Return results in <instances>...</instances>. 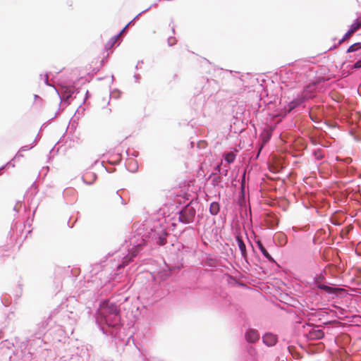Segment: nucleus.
Returning a JSON list of instances; mask_svg holds the SVG:
<instances>
[{
	"instance_id": "680f3d73",
	"label": "nucleus",
	"mask_w": 361,
	"mask_h": 361,
	"mask_svg": "<svg viewBox=\"0 0 361 361\" xmlns=\"http://www.w3.org/2000/svg\"><path fill=\"white\" fill-rule=\"evenodd\" d=\"M1 338V336H0V338Z\"/></svg>"
},
{
	"instance_id": "0eeeda50",
	"label": "nucleus",
	"mask_w": 361,
	"mask_h": 361,
	"mask_svg": "<svg viewBox=\"0 0 361 361\" xmlns=\"http://www.w3.org/2000/svg\"><path fill=\"white\" fill-rule=\"evenodd\" d=\"M25 225L21 222H16L12 224L9 234L11 235V243L13 240H23L27 238V235L31 232L28 231L25 232Z\"/></svg>"
},
{
	"instance_id": "ddd939ff",
	"label": "nucleus",
	"mask_w": 361,
	"mask_h": 361,
	"mask_svg": "<svg viewBox=\"0 0 361 361\" xmlns=\"http://www.w3.org/2000/svg\"><path fill=\"white\" fill-rule=\"evenodd\" d=\"M260 335L257 330L250 328L245 334V338L248 343H254L259 339Z\"/></svg>"
},
{
	"instance_id": "c756f323",
	"label": "nucleus",
	"mask_w": 361,
	"mask_h": 361,
	"mask_svg": "<svg viewBox=\"0 0 361 361\" xmlns=\"http://www.w3.org/2000/svg\"><path fill=\"white\" fill-rule=\"evenodd\" d=\"M353 32H354L350 28H349L343 37L338 41V45L341 44L345 39L350 37Z\"/></svg>"
},
{
	"instance_id": "13d9d810",
	"label": "nucleus",
	"mask_w": 361,
	"mask_h": 361,
	"mask_svg": "<svg viewBox=\"0 0 361 361\" xmlns=\"http://www.w3.org/2000/svg\"><path fill=\"white\" fill-rule=\"evenodd\" d=\"M172 31H173V33L175 32V29H174L173 27H172Z\"/></svg>"
},
{
	"instance_id": "052dcab7",
	"label": "nucleus",
	"mask_w": 361,
	"mask_h": 361,
	"mask_svg": "<svg viewBox=\"0 0 361 361\" xmlns=\"http://www.w3.org/2000/svg\"><path fill=\"white\" fill-rule=\"evenodd\" d=\"M14 210L17 211L16 206L14 207Z\"/></svg>"
},
{
	"instance_id": "f257e3e1",
	"label": "nucleus",
	"mask_w": 361,
	"mask_h": 361,
	"mask_svg": "<svg viewBox=\"0 0 361 361\" xmlns=\"http://www.w3.org/2000/svg\"><path fill=\"white\" fill-rule=\"evenodd\" d=\"M145 224L135 225L136 228L133 231L120 249L115 252L111 257L113 259H109L110 268L114 271V275L118 274V271L127 266L134 258L137 256L147 241H152L154 244L161 246L166 244V238L169 235L167 231V226L165 225L164 219H159L153 221L152 226L149 228H145Z\"/></svg>"
},
{
	"instance_id": "c9c22d12",
	"label": "nucleus",
	"mask_w": 361,
	"mask_h": 361,
	"mask_svg": "<svg viewBox=\"0 0 361 361\" xmlns=\"http://www.w3.org/2000/svg\"><path fill=\"white\" fill-rule=\"evenodd\" d=\"M176 39L175 37H169L168 44L169 46H173V44H176Z\"/></svg>"
},
{
	"instance_id": "a19ab883",
	"label": "nucleus",
	"mask_w": 361,
	"mask_h": 361,
	"mask_svg": "<svg viewBox=\"0 0 361 361\" xmlns=\"http://www.w3.org/2000/svg\"><path fill=\"white\" fill-rule=\"evenodd\" d=\"M324 313H326V312L324 311L323 308H319L317 307V317L323 316Z\"/></svg>"
},
{
	"instance_id": "9b49d317",
	"label": "nucleus",
	"mask_w": 361,
	"mask_h": 361,
	"mask_svg": "<svg viewBox=\"0 0 361 361\" xmlns=\"http://www.w3.org/2000/svg\"><path fill=\"white\" fill-rule=\"evenodd\" d=\"M262 342L268 347H273L278 342V336L271 332H267L262 336Z\"/></svg>"
},
{
	"instance_id": "2f4dec72",
	"label": "nucleus",
	"mask_w": 361,
	"mask_h": 361,
	"mask_svg": "<svg viewBox=\"0 0 361 361\" xmlns=\"http://www.w3.org/2000/svg\"><path fill=\"white\" fill-rule=\"evenodd\" d=\"M215 170L217 171V172L219 173V174H221L224 176H227V173H228V169H225V170H222L221 166L219 165H217L216 167H215Z\"/></svg>"
},
{
	"instance_id": "bf43d9fd",
	"label": "nucleus",
	"mask_w": 361,
	"mask_h": 361,
	"mask_svg": "<svg viewBox=\"0 0 361 361\" xmlns=\"http://www.w3.org/2000/svg\"><path fill=\"white\" fill-rule=\"evenodd\" d=\"M135 69H138L137 65L135 66Z\"/></svg>"
},
{
	"instance_id": "f704fd0d",
	"label": "nucleus",
	"mask_w": 361,
	"mask_h": 361,
	"mask_svg": "<svg viewBox=\"0 0 361 361\" xmlns=\"http://www.w3.org/2000/svg\"><path fill=\"white\" fill-rule=\"evenodd\" d=\"M115 197L118 198L119 200H121V202L122 204L125 205L126 204V202L124 201V200L123 199V197H121V195L118 193V191H117L116 193H115Z\"/></svg>"
},
{
	"instance_id": "7c9ffc66",
	"label": "nucleus",
	"mask_w": 361,
	"mask_h": 361,
	"mask_svg": "<svg viewBox=\"0 0 361 361\" xmlns=\"http://www.w3.org/2000/svg\"><path fill=\"white\" fill-rule=\"evenodd\" d=\"M246 171H245L242 175L241 180H240V190H245V184H246Z\"/></svg>"
},
{
	"instance_id": "4c0bfd02",
	"label": "nucleus",
	"mask_w": 361,
	"mask_h": 361,
	"mask_svg": "<svg viewBox=\"0 0 361 361\" xmlns=\"http://www.w3.org/2000/svg\"><path fill=\"white\" fill-rule=\"evenodd\" d=\"M1 302L6 307L8 306L11 303L6 296L1 298Z\"/></svg>"
},
{
	"instance_id": "864d4df0",
	"label": "nucleus",
	"mask_w": 361,
	"mask_h": 361,
	"mask_svg": "<svg viewBox=\"0 0 361 361\" xmlns=\"http://www.w3.org/2000/svg\"><path fill=\"white\" fill-rule=\"evenodd\" d=\"M312 154L316 157V150L312 151Z\"/></svg>"
},
{
	"instance_id": "4468645a",
	"label": "nucleus",
	"mask_w": 361,
	"mask_h": 361,
	"mask_svg": "<svg viewBox=\"0 0 361 361\" xmlns=\"http://www.w3.org/2000/svg\"><path fill=\"white\" fill-rule=\"evenodd\" d=\"M303 327L307 339H316V326L314 324L307 323Z\"/></svg>"
},
{
	"instance_id": "393cba45",
	"label": "nucleus",
	"mask_w": 361,
	"mask_h": 361,
	"mask_svg": "<svg viewBox=\"0 0 361 361\" xmlns=\"http://www.w3.org/2000/svg\"><path fill=\"white\" fill-rule=\"evenodd\" d=\"M331 252V247H325L324 250H322V247L319 248V255L324 262L329 261V257L326 256V253Z\"/></svg>"
},
{
	"instance_id": "7ed1b4c3",
	"label": "nucleus",
	"mask_w": 361,
	"mask_h": 361,
	"mask_svg": "<svg viewBox=\"0 0 361 361\" xmlns=\"http://www.w3.org/2000/svg\"><path fill=\"white\" fill-rule=\"evenodd\" d=\"M330 264H327L322 269L319 268L320 272L317 274V305L319 303L323 305H327L343 290L326 280L328 275L327 267Z\"/></svg>"
},
{
	"instance_id": "aec40b11",
	"label": "nucleus",
	"mask_w": 361,
	"mask_h": 361,
	"mask_svg": "<svg viewBox=\"0 0 361 361\" xmlns=\"http://www.w3.org/2000/svg\"><path fill=\"white\" fill-rule=\"evenodd\" d=\"M157 6V3H154V4L151 5L150 6H149L148 8H147L146 9H145L144 11H142V12H140V13H138L135 18L132 20L130 23H128L122 30L121 31L118 33L120 34V35L126 31V30L127 29V27H128V25L130 24H131L135 19H137L140 16H141L142 13L147 12V11H149L152 7L153 6Z\"/></svg>"
},
{
	"instance_id": "bb28decb",
	"label": "nucleus",
	"mask_w": 361,
	"mask_h": 361,
	"mask_svg": "<svg viewBox=\"0 0 361 361\" xmlns=\"http://www.w3.org/2000/svg\"><path fill=\"white\" fill-rule=\"evenodd\" d=\"M361 27V18H356L350 25V28L355 32Z\"/></svg>"
},
{
	"instance_id": "72a5a7b5",
	"label": "nucleus",
	"mask_w": 361,
	"mask_h": 361,
	"mask_svg": "<svg viewBox=\"0 0 361 361\" xmlns=\"http://www.w3.org/2000/svg\"><path fill=\"white\" fill-rule=\"evenodd\" d=\"M361 68V59H358L352 66V69H360Z\"/></svg>"
},
{
	"instance_id": "2eb2a0df",
	"label": "nucleus",
	"mask_w": 361,
	"mask_h": 361,
	"mask_svg": "<svg viewBox=\"0 0 361 361\" xmlns=\"http://www.w3.org/2000/svg\"><path fill=\"white\" fill-rule=\"evenodd\" d=\"M314 197L313 195V192H312L311 195H307L302 200L303 205L307 208H314L316 202L314 200Z\"/></svg>"
},
{
	"instance_id": "6e6d98bb",
	"label": "nucleus",
	"mask_w": 361,
	"mask_h": 361,
	"mask_svg": "<svg viewBox=\"0 0 361 361\" xmlns=\"http://www.w3.org/2000/svg\"><path fill=\"white\" fill-rule=\"evenodd\" d=\"M320 81H321V78H317V84H318V83H319V82H320Z\"/></svg>"
},
{
	"instance_id": "6ab92c4d",
	"label": "nucleus",
	"mask_w": 361,
	"mask_h": 361,
	"mask_svg": "<svg viewBox=\"0 0 361 361\" xmlns=\"http://www.w3.org/2000/svg\"><path fill=\"white\" fill-rule=\"evenodd\" d=\"M97 178V175L94 173L86 174L82 176L83 182L87 185H91Z\"/></svg>"
},
{
	"instance_id": "79ce46f5",
	"label": "nucleus",
	"mask_w": 361,
	"mask_h": 361,
	"mask_svg": "<svg viewBox=\"0 0 361 361\" xmlns=\"http://www.w3.org/2000/svg\"><path fill=\"white\" fill-rule=\"evenodd\" d=\"M309 116L313 122H316V115L312 111H309Z\"/></svg>"
},
{
	"instance_id": "b1692460",
	"label": "nucleus",
	"mask_w": 361,
	"mask_h": 361,
	"mask_svg": "<svg viewBox=\"0 0 361 361\" xmlns=\"http://www.w3.org/2000/svg\"><path fill=\"white\" fill-rule=\"evenodd\" d=\"M331 322H324L322 324H317V340H320L324 337V332L322 329H319L322 325H329Z\"/></svg>"
},
{
	"instance_id": "e433bc0d",
	"label": "nucleus",
	"mask_w": 361,
	"mask_h": 361,
	"mask_svg": "<svg viewBox=\"0 0 361 361\" xmlns=\"http://www.w3.org/2000/svg\"><path fill=\"white\" fill-rule=\"evenodd\" d=\"M33 147V146H29V145H25L20 148V152H25L31 149Z\"/></svg>"
},
{
	"instance_id": "20e7f679",
	"label": "nucleus",
	"mask_w": 361,
	"mask_h": 361,
	"mask_svg": "<svg viewBox=\"0 0 361 361\" xmlns=\"http://www.w3.org/2000/svg\"><path fill=\"white\" fill-rule=\"evenodd\" d=\"M52 322L48 319V317L37 324L33 333L27 338V342L30 346L37 348L42 347L46 344L49 326H52Z\"/></svg>"
},
{
	"instance_id": "49530a36",
	"label": "nucleus",
	"mask_w": 361,
	"mask_h": 361,
	"mask_svg": "<svg viewBox=\"0 0 361 361\" xmlns=\"http://www.w3.org/2000/svg\"><path fill=\"white\" fill-rule=\"evenodd\" d=\"M317 352H318L319 350H320L322 348V343H317Z\"/></svg>"
},
{
	"instance_id": "603ef678",
	"label": "nucleus",
	"mask_w": 361,
	"mask_h": 361,
	"mask_svg": "<svg viewBox=\"0 0 361 361\" xmlns=\"http://www.w3.org/2000/svg\"><path fill=\"white\" fill-rule=\"evenodd\" d=\"M143 63V61H138V63H137V66H140V63Z\"/></svg>"
},
{
	"instance_id": "37998d69",
	"label": "nucleus",
	"mask_w": 361,
	"mask_h": 361,
	"mask_svg": "<svg viewBox=\"0 0 361 361\" xmlns=\"http://www.w3.org/2000/svg\"><path fill=\"white\" fill-rule=\"evenodd\" d=\"M134 78H135V80L136 82H139L141 77H140V74H135Z\"/></svg>"
},
{
	"instance_id": "3c124183",
	"label": "nucleus",
	"mask_w": 361,
	"mask_h": 361,
	"mask_svg": "<svg viewBox=\"0 0 361 361\" xmlns=\"http://www.w3.org/2000/svg\"><path fill=\"white\" fill-rule=\"evenodd\" d=\"M38 137H39V135L35 137V140L33 141V143H36L37 142Z\"/></svg>"
},
{
	"instance_id": "423d86ee",
	"label": "nucleus",
	"mask_w": 361,
	"mask_h": 361,
	"mask_svg": "<svg viewBox=\"0 0 361 361\" xmlns=\"http://www.w3.org/2000/svg\"><path fill=\"white\" fill-rule=\"evenodd\" d=\"M48 319L50 320L52 324L63 326L65 323L71 319V317L66 307L59 306L50 312Z\"/></svg>"
},
{
	"instance_id": "1a4fd4ad",
	"label": "nucleus",
	"mask_w": 361,
	"mask_h": 361,
	"mask_svg": "<svg viewBox=\"0 0 361 361\" xmlns=\"http://www.w3.org/2000/svg\"><path fill=\"white\" fill-rule=\"evenodd\" d=\"M178 219L183 224H190L194 221L196 215V210L190 204L185 207L179 212Z\"/></svg>"
},
{
	"instance_id": "473e14b6",
	"label": "nucleus",
	"mask_w": 361,
	"mask_h": 361,
	"mask_svg": "<svg viewBox=\"0 0 361 361\" xmlns=\"http://www.w3.org/2000/svg\"><path fill=\"white\" fill-rule=\"evenodd\" d=\"M324 157V149L317 147V161L322 159Z\"/></svg>"
},
{
	"instance_id": "6e6552de",
	"label": "nucleus",
	"mask_w": 361,
	"mask_h": 361,
	"mask_svg": "<svg viewBox=\"0 0 361 361\" xmlns=\"http://www.w3.org/2000/svg\"><path fill=\"white\" fill-rule=\"evenodd\" d=\"M61 102H63L67 104H70V99L74 93H78V90L73 86H61V90H59L56 87H54Z\"/></svg>"
},
{
	"instance_id": "5701e85b",
	"label": "nucleus",
	"mask_w": 361,
	"mask_h": 361,
	"mask_svg": "<svg viewBox=\"0 0 361 361\" xmlns=\"http://www.w3.org/2000/svg\"><path fill=\"white\" fill-rule=\"evenodd\" d=\"M238 203L241 207H246V195L245 190H240V195L238 200Z\"/></svg>"
},
{
	"instance_id": "a878e982",
	"label": "nucleus",
	"mask_w": 361,
	"mask_h": 361,
	"mask_svg": "<svg viewBox=\"0 0 361 361\" xmlns=\"http://www.w3.org/2000/svg\"><path fill=\"white\" fill-rule=\"evenodd\" d=\"M224 73L226 75V78L231 80H233L234 82L238 83L239 85L242 84V80L240 78H234L232 73V71H224Z\"/></svg>"
},
{
	"instance_id": "f3484780",
	"label": "nucleus",
	"mask_w": 361,
	"mask_h": 361,
	"mask_svg": "<svg viewBox=\"0 0 361 361\" xmlns=\"http://www.w3.org/2000/svg\"><path fill=\"white\" fill-rule=\"evenodd\" d=\"M126 168L129 171L135 173L138 169L137 162L133 159H129L126 164Z\"/></svg>"
},
{
	"instance_id": "412c9836",
	"label": "nucleus",
	"mask_w": 361,
	"mask_h": 361,
	"mask_svg": "<svg viewBox=\"0 0 361 361\" xmlns=\"http://www.w3.org/2000/svg\"><path fill=\"white\" fill-rule=\"evenodd\" d=\"M120 37V34H117L114 37H111L110 39L105 44V49L108 50L111 49L114 45L116 44V41Z\"/></svg>"
},
{
	"instance_id": "4d7b16f0",
	"label": "nucleus",
	"mask_w": 361,
	"mask_h": 361,
	"mask_svg": "<svg viewBox=\"0 0 361 361\" xmlns=\"http://www.w3.org/2000/svg\"><path fill=\"white\" fill-rule=\"evenodd\" d=\"M317 172L319 173H321L320 169H319V167L318 166H317Z\"/></svg>"
},
{
	"instance_id": "39448f33",
	"label": "nucleus",
	"mask_w": 361,
	"mask_h": 361,
	"mask_svg": "<svg viewBox=\"0 0 361 361\" xmlns=\"http://www.w3.org/2000/svg\"><path fill=\"white\" fill-rule=\"evenodd\" d=\"M316 97V81H312L307 85L300 95L298 94L285 106V110L290 113L302 104L305 100L313 99Z\"/></svg>"
},
{
	"instance_id": "5fc2aeb1",
	"label": "nucleus",
	"mask_w": 361,
	"mask_h": 361,
	"mask_svg": "<svg viewBox=\"0 0 361 361\" xmlns=\"http://www.w3.org/2000/svg\"><path fill=\"white\" fill-rule=\"evenodd\" d=\"M313 283H316V276L313 278Z\"/></svg>"
},
{
	"instance_id": "f8f14e48",
	"label": "nucleus",
	"mask_w": 361,
	"mask_h": 361,
	"mask_svg": "<svg viewBox=\"0 0 361 361\" xmlns=\"http://www.w3.org/2000/svg\"><path fill=\"white\" fill-rule=\"evenodd\" d=\"M235 238V241L238 244V248L240 251L242 257L245 261H247V248H246V245L244 243V240L243 239L241 234L240 233H236Z\"/></svg>"
},
{
	"instance_id": "8fccbe9b",
	"label": "nucleus",
	"mask_w": 361,
	"mask_h": 361,
	"mask_svg": "<svg viewBox=\"0 0 361 361\" xmlns=\"http://www.w3.org/2000/svg\"><path fill=\"white\" fill-rule=\"evenodd\" d=\"M319 202L317 201V217L319 216Z\"/></svg>"
},
{
	"instance_id": "a211bd4d",
	"label": "nucleus",
	"mask_w": 361,
	"mask_h": 361,
	"mask_svg": "<svg viewBox=\"0 0 361 361\" xmlns=\"http://www.w3.org/2000/svg\"><path fill=\"white\" fill-rule=\"evenodd\" d=\"M209 213L212 216H216L219 214L220 211V204L218 202H212L210 204L209 209Z\"/></svg>"
},
{
	"instance_id": "ea45409f",
	"label": "nucleus",
	"mask_w": 361,
	"mask_h": 361,
	"mask_svg": "<svg viewBox=\"0 0 361 361\" xmlns=\"http://www.w3.org/2000/svg\"><path fill=\"white\" fill-rule=\"evenodd\" d=\"M23 157V155L22 154V152H20V149H19L18 152L16 153V156L14 157V158L12 159V161L18 160L20 157Z\"/></svg>"
},
{
	"instance_id": "de8ad7c7",
	"label": "nucleus",
	"mask_w": 361,
	"mask_h": 361,
	"mask_svg": "<svg viewBox=\"0 0 361 361\" xmlns=\"http://www.w3.org/2000/svg\"><path fill=\"white\" fill-rule=\"evenodd\" d=\"M303 69H309V70H312L311 67H310V65H307L305 66Z\"/></svg>"
},
{
	"instance_id": "09e8293b",
	"label": "nucleus",
	"mask_w": 361,
	"mask_h": 361,
	"mask_svg": "<svg viewBox=\"0 0 361 361\" xmlns=\"http://www.w3.org/2000/svg\"><path fill=\"white\" fill-rule=\"evenodd\" d=\"M71 220V218L69 219V221H68V225L70 228H73V224H72L71 225H70V221Z\"/></svg>"
},
{
	"instance_id": "cd10ccee",
	"label": "nucleus",
	"mask_w": 361,
	"mask_h": 361,
	"mask_svg": "<svg viewBox=\"0 0 361 361\" xmlns=\"http://www.w3.org/2000/svg\"><path fill=\"white\" fill-rule=\"evenodd\" d=\"M235 159V154L233 152H227L224 154V160L228 164L233 163Z\"/></svg>"
},
{
	"instance_id": "9d476101",
	"label": "nucleus",
	"mask_w": 361,
	"mask_h": 361,
	"mask_svg": "<svg viewBox=\"0 0 361 361\" xmlns=\"http://www.w3.org/2000/svg\"><path fill=\"white\" fill-rule=\"evenodd\" d=\"M292 230L295 232L301 231V239L305 240L306 238H308L311 234L313 233L312 235V243L314 245H316V232L314 233V224L312 226L310 224H307L302 227H297V226H293Z\"/></svg>"
},
{
	"instance_id": "4be33fe9",
	"label": "nucleus",
	"mask_w": 361,
	"mask_h": 361,
	"mask_svg": "<svg viewBox=\"0 0 361 361\" xmlns=\"http://www.w3.org/2000/svg\"><path fill=\"white\" fill-rule=\"evenodd\" d=\"M216 173H212L209 176V178L214 176L213 178L212 179V185L214 187L220 185V184L222 182L221 177L219 176H216Z\"/></svg>"
},
{
	"instance_id": "58836bf2",
	"label": "nucleus",
	"mask_w": 361,
	"mask_h": 361,
	"mask_svg": "<svg viewBox=\"0 0 361 361\" xmlns=\"http://www.w3.org/2000/svg\"><path fill=\"white\" fill-rule=\"evenodd\" d=\"M48 78H49V73H46V74L44 75V84H45L46 85H47V86H51V87H54V85H51V84L49 83V79H48Z\"/></svg>"
},
{
	"instance_id": "f03ea898",
	"label": "nucleus",
	"mask_w": 361,
	"mask_h": 361,
	"mask_svg": "<svg viewBox=\"0 0 361 361\" xmlns=\"http://www.w3.org/2000/svg\"><path fill=\"white\" fill-rule=\"evenodd\" d=\"M95 320L104 334L121 338L122 324L120 308L115 303L109 300L102 302L97 310Z\"/></svg>"
},
{
	"instance_id": "a18cd8bd",
	"label": "nucleus",
	"mask_w": 361,
	"mask_h": 361,
	"mask_svg": "<svg viewBox=\"0 0 361 361\" xmlns=\"http://www.w3.org/2000/svg\"><path fill=\"white\" fill-rule=\"evenodd\" d=\"M324 231V228H317V236L319 235V234H320L321 232Z\"/></svg>"
},
{
	"instance_id": "c03bdc74",
	"label": "nucleus",
	"mask_w": 361,
	"mask_h": 361,
	"mask_svg": "<svg viewBox=\"0 0 361 361\" xmlns=\"http://www.w3.org/2000/svg\"><path fill=\"white\" fill-rule=\"evenodd\" d=\"M317 129L322 128L320 126H319V125L322 124V121H319V119L318 118H317Z\"/></svg>"
},
{
	"instance_id": "c85d7f7f",
	"label": "nucleus",
	"mask_w": 361,
	"mask_h": 361,
	"mask_svg": "<svg viewBox=\"0 0 361 361\" xmlns=\"http://www.w3.org/2000/svg\"><path fill=\"white\" fill-rule=\"evenodd\" d=\"M361 49V43L360 42H356L352 45H350L347 51H346V53H352V52H355V51H357L358 50H360Z\"/></svg>"
},
{
	"instance_id": "dca6fc26",
	"label": "nucleus",
	"mask_w": 361,
	"mask_h": 361,
	"mask_svg": "<svg viewBox=\"0 0 361 361\" xmlns=\"http://www.w3.org/2000/svg\"><path fill=\"white\" fill-rule=\"evenodd\" d=\"M257 245L262 252V255L270 262H275L274 259L271 257V255L268 252L267 249L264 247L261 241H256Z\"/></svg>"
}]
</instances>
